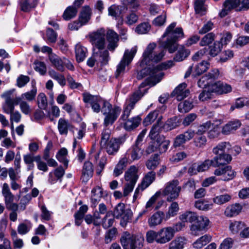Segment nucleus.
Here are the masks:
<instances>
[{"mask_svg": "<svg viewBox=\"0 0 249 249\" xmlns=\"http://www.w3.org/2000/svg\"><path fill=\"white\" fill-rule=\"evenodd\" d=\"M159 156L155 154L150 158L146 163L147 168L149 170L155 169L159 164Z\"/></svg>", "mask_w": 249, "mask_h": 249, "instance_id": "nucleus-49", "label": "nucleus"}, {"mask_svg": "<svg viewBox=\"0 0 249 249\" xmlns=\"http://www.w3.org/2000/svg\"><path fill=\"white\" fill-rule=\"evenodd\" d=\"M143 95V93H142V91L141 90H138L131 95L125 104L134 108L136 103L141 99Z\"/></svg>", "mask_w": 249, "mask_h": 249, "instance_id": "nucleus-45", "label": "nucleus"}, {"mask_svg": "<svg viewBox=\"0 0 249 249\" xmlns=\"http://www.w3.org/2000/svg\"><path fill=\"white\" fill-rule=\"evenodd\" d=\"M181 190V187L179 185L177 179H173L167 182L162 191L164 196H167V201L172 202L178 198Z\"/></svg>", "mask_w": 249, "mask_h": 249, "instance_id": "nucleus-8", "label": "nucleus"}, {"mask_svg": "<svg viewBox=\"0 0 249 249\" xmlns=\"http://www.w3.org/2000/svg\"><path fill=\"white\" fill-rule=\"evenodd\" d=\"M209 67L210 63L209 62L203 61L195 66L193 75L195 76L199 75L205 72L209 68Z\"/></svg>", "mask_w": 249, "mask_h": 249, "instance_id": "nucleus-42", "label": "nucleus"}, {"mask_svg": "<svg viewBox=\"0 0 249 249\" xmlns=\"http://www.w3.org/2000/svg\"><path fill=\"white\" fill-rule=\"evenodd\" d=\"M215 38V35L214 33H208L202 38L199 44L201 46L209 45L214 40Z\"/></svg>", "mask_w": 249, "mask_h": 249, "instance_id": "nucleus-57", "label": "nucleus"}, {"mask_svg": "<svg viewBox=\"0 0 249 249\" xmlns=\"http://www.w3.org/2000/svg\"><path fill=\"white\" fill-rule=\"evenodd\" d=\"M230 146L231 145L229 142H221L213 148V152L215 155H221V154H225V151L226 150H229Z\"/></svg>", "mask_w": 249, "mask_h": 249, "instance_id": "nucleus-47", "label": "nucleus"}, {"mask_svg": "<svg viewBox=\"0 0 249 249\" xmlns=\"http://www.w3.org/2000/svg\"><path fill=\"white\" fill-rule=\"evenodd\" d=\"M181 123V120L177 116L173 117L167 120L165 126H167L168 130H172L178 127Z\"/></svg>", "mask_w": 249, "mask_h": 249, "instance_id": "nucleus-46", "label": "nucleus"}, {"mask_svg": "<svg viewBox=\"0 0 249 249\" xmlns=\"http://www.w3.org/2000/svg\"><path fill=\"white\" fill-rule=\"evenodd\" d=\"M112 215L116 219L120 218V225L125 227L128 223L131 222L133 213L130 209H126L124 204L119 203L112 211Z\"/></svg>", "mask_w": 249, "mask_h": 249, "instance_id": "nucleus-3", "label": "nucleus"}, {"mask_svg": "<svg viewBox=\"0 0 249 249\" xmlns=\"http://www.w3.org/2000/svg\"><path fill=\"white\" fill-rule=\"evenodd\" d=\"M49 73L50 76L56 80L61 86H64L66 85V79L63 75L56 72L54 70L50 71Z\"/></svg>", "mask_w": 249, "mask_h": 249, "instance_id": "nucleus-58", "label": "nucleus"}, {"mask_svg": "<svg viewBox=\"0 0 249 249\" xmlns=\"http://www.w3.org/2000/svg\"><path fill=\"white\" fill-rule=\"evenodd\" d=\"M194 107L192 100H186L179 103L178 105V111L181 113H186L189 111Z\"/></svg>", "mask_w": 249, "mask_h": 249, "instance_id": "nucleus-44", "label": "nucleus"}, {"mask_svg": "<svg viewBox=\"0 0 249 249\" xmlns=\"http://www.w3.org/2000/svg\"><path fill=\"white\" fill-rule=\"evenodd\" d=\"M141 119L139 116L133 117L123 123L124 128L127 130H131L138 127L140 124Z\"/></svg>", "mask_w": 249, "mask_h": 249, "instance_id": "nucleus-32", "label": "nucleus"}, {"mask_svg": "<svg viewBox=\"0 0 249 249\" xmlns=\"http://www.w3.org/2000/svg\"><path fill=\"white\" fill-rule=\"evenodd\" d=\"M158 232L157 242L160 244H164L170 241L174 236L172 228L170 227L163 228Z\"/></svg>", "mask_w": 249, "mask_h": 249, "instance_id": "nucleus-16", "label": "nucleus"}, {"mask_svg": "<svg viewBox=\"0 0 249 249\" xmlns=\"http://www.w3.org/2000/svg\"><path fill=\"white\" fill-rule=\"evenodd\" d=\"M117 233L118 231L116 228L113 227L107 230L105 235V243L107 244L115 240Z\"/></svg>", "mask_w": 249, "mask_h": 249, "instance_id": "nucleus-51", "label": "nucleus"}, {"mask_svg": "<svg viewBox=\"0 0 249 249\" xmlns=\"http://www.w3.org/2000/svg\"><path fill=\"white\" fill-rule=\"evenodd\" d=\"M185 244V239L184 238L178 237L171 242L169 249H182Z\"/></svg>", "mask_w": 249, "mask_h": 249, "instance_id": "nucleus-54", "label": "nucleus"}, {"mask_svg": "<svg viewBox=\"0 0 249 249\" xmlns=\"http://www.w3.org/2000/svg\"><path fill=\"white\" fill-rule=\"evenodd\" d=\"M136 52V47L132 48L130 51L125 50L122 60L117 66V69L115 73L116 78H117L124 74L126 66H128L131 62Z\"/></svg>", "mask_w": 249, "mask_h": 249, "instance_id": "nucleus-9", "label": "nucleus"}, {"mask_svg": "<svg viewBox=\"0 0 249 249\" xmlns=\"http://www.w3.org/2000/svg\"><path fill=\"white\" fill-rule=\"evenodd\" d=\"M190 53L189 50L186 49L184 46H180L174 58V60L177 62L181 61L187 57Z\"/></svg>", "mask_w": 249, "mask_h": 249, "instance_id": "nucleus-38", "label": "nucleus"}, {"mask_svg": "<svg viewBox=\"0 0 249 249\" xmlns=\"http://www.w3.org/2000/svg\"><path fill=\"white\" fill-rule=\"evenodd\" d=\"M125 141L124 138H111L107 145H105L103 148L106 149L107 153L110 155H115L120 148V146Z\"/></svg>", "mask_w": 249, "mask_h": 249, "instance_id": "nucleus-14", "label": "nucleus"}, {"mask_svg": "<svg viewBox=\"0 0 249 249\" xmlns=\"http://www.w3.org/2000/svg\"><path fill=\"white\" fill-rule=\"evenodd\" d=\"M122 109L118 106L112 107V105L108 102L104 103V109L102 112L106 117L104 119V124L106 126L112 124L116 120L121 113Z\"/></svg>", "mask_w": 249, "mask_h": 249, "instance_id": "nucleus-7", "label": "nucleus"}, {"mask_svg": "<svg viewBox=\"0 0 249 249\" xmlns=\"http://www.w3.org/2000/svg\"><path fill=\"white\" fill-rule=\"evenodd\" d=\"M138 178V169L134 165L130 166L125 172L124 178L126 183L124 185L123 192L124 196H127L133 191Z\"/></svg>", "mask_w": 249, "mask_h": 249, "instance_id": "nucleus-5", "label": "nucleus"}, {"mask_svg": "<svg viewBox=\"0 0 249 249\" xmlns=\"http://www.w3.org/2000/svg\"><path fill=\"white\" fill-rule=\"evenodd\" d=\"M120 241L124 249H125V247L129 245L131 249L134 248L135 249L136 248H141L142 246L144 238L140 234L131 235L128 232H125L122 236Z\"/></svg>", "mask_w": 249, "mask_h": 249, "instance_id": "nucleus-10", "label": "nucleus"}, {"mask_svg": "<svg viewBox=\"0 0 249 249\" xmlns=\"http://www.w3.org/2000/svg\"><path fill=\"white\" fill-rule=\"evenodd\" d=\"M65 174V170L62 166H60L53 171L50 172L48 177V182L53 184L56 182L57 180L62 181V178Z\"/></svg>", "mask_w": 249, "mask_h": 249, "instance_id": "nucleus-21", "label": "nucleus"}, {"mask_svg": "<svg viewBox=\"0 0 249 249\" xmlns=\"http://www.w3.org/2000/svg\"><path fill=\"white\" fill-rule=\"evenodd\" d=\"M212 240V237L208 234H205L198 238L193 244V247L194 249H201L203 247L206 245Z\"/></svg>", "mask_w": 249, "mask_h": 249, "instance_id": "nucleus-34", "label": "nucleus"}, {"mask_svg": "<svg viewBox=\"0 0 249 249\" xmlns=\"http://www.w3.org/2000/svg\"><path fill=\"white\" fill-rule=\"evenodd\" d=\"M231 198V195L226 194L214 197L213 198V201L215 204L221 205L230 201Z\"/></svg>", "mask_w": 249, "mask_h": 249, "instance_id": "nucleus-56", "label": "nucleus"}, {"mask_svg": "<svg viewBox=\"0 0 249 249\" xmlns=\"http://www.w3.org/2000/svg\"><path fill=\"white\" fill-rule=\"evenodd\" d=\"M49 58L52 65L58 71L61 72L64 71V64H65V60H66L65 58H64L63 60L58 56L54 54H51L50 56H49Z\"/></svg>", "mask_w": 249, "mask_h": 249, "instance_id": "nucleus-26", "label": "nucleus"}, {"mask_svg": "<svg viewBox=\"0 0 249 249\" xmlns=\"http://www.w3.org/2000/svg\"><path fill=\"white\" fill-rule=\"evenodd\" d=\"M242 206L239 204H235L228 207L225 211V214L229 217L237 215L241 211Z\"/></svg>", "mask_w": 249, "mask_h": 249, "instance_id": "nucleus-39", "label": "nucleus"}, {"mask_svg": "<svg viewBox=\"0 0 249 249\" xmlns=\"http://www.w3.org/2000/svg\"><path fill=\"white\" fill-rule=\"evenodd\" d=\"M91 200L92 204L96 206L97 203L100 201V198L102 196L103 193L101 188L97 187L94 188L91 191Z\"/></svg>", "mask_w": 249, "mask_h": 249, "instance_id": "nucleus-50", "label": "nucleus"}, {"mask_svg": "<svg viewBox=\"0 0 249 249\" xmlns=\"http://www.w3.org/2000/svg\"><path fill=\"white\" fill-rule=\"evenodd\" d=\"M83 100L86 103V107H90L93 111L98 113L104 109V103L107 101L103 99L97 95H93L89 92H84L82 94Z\"/></svg>", "mask_w": 249, "mask_h": 249, "instance_id": "nucleus-6", "label": "nucleus"}, {"mask_svg": "<svg viewBox=\"0 0 249 249\" xmlns=\"http://www.w3.org/2000/svg\"><path fill=\"white\" fill-rule=\"evenodd\" d=\"M37 1L38 0H19L20 9L23 12H28L36 6Z\"/></svg>", "mask_w": 249, "mask_h": 249, "instance_id": "nucleus-28", "label": "nucleus"}, {"mask_svg": "<svg viewBox=\"0 0 249 249\" xmlns=\"http://www.w3.org/2000/svg\"><path fill=\"white\" fill-rule=\"evenodd\" d=\"M209 223L210 221L208 217L203 216H198V219L190 226L191 233L196 236L197 235V232L205 230Z\"/></svg>", "mask_w": 249, "mask_h": 249, "instance_id": "nucleus-15", "label": "nucleus"}, {"mask_svg": "<svg viewBox=\"0 0 249 249\" xmlns=\"http://www.w3.org/2000/svg\"><path fill=\"white\" fill-rule=\"evenodd\" d=\"M195 206L199 210L208 211L212 208L213 204L205 200H199L195 202Z\"/></svg>", "mask_w": 249, "mask_h": 249, "instance_id": "nucleus-53", "label": "nucleus"}, {"mask_svg": "<svg viewBox=\"0 0 249 249\" xmlns=\"http://www.w3.org/2000/svg\"><path fill=\"white\" fill-rule=\"evenodd\" d=\"M198 216L195 212L186 211L179 216V219L185 222H189L193 224L198 219Z\"/></svg>", "mask_w": 249, "mask_h": 249, "instance_id": "nucleus-36", "label": "nucleus"}, {"mask_svg": "<svg viewBox=\"0 0 249 249\" xmlns=\"http://www.w3.org/2000/svg\"><path fill=\"white\" fill-rule=\"evenodd\" d=\"M173 65V61L170 60L155 67H147L142 69L138 72L137 78L141 80L146 76L148 77L140 85L139 90H141L142 88H144L147 85L154 86L159 83L164 76V73L161 71L163 70H167Z\"/></svg>", "mask_w": 249, "mask_h": 249, "instance_id": "nucleus-1", "label": "nucleus"}, {"mask_svg": "<svg viewBox=\"0 0 249 249\" xmlns=\"http://www.w3.org/2000/svg\"><path fill=\"white\" fill-rule=\"evenodd\" d=\"M236 173L232 170L231 167L229 165L224 167V176L222 180L224 181H229L233 179L235 176Z\"/></svg>", "mask_w": 249, "mask_h": 249, "instance_id": "nucleus-60", "label": "nucleus"}, {"mask_svg": "<svg viewBox=\"0 0 249 249\" xmlns=\"http://www.w3.org/2000/svg\"><path fill=\"white\" fill-rule=\"evenodd\" d=\"M126 154L128 156V158H130L131 160H138L142 156L143 151L141 149V147L133 145L128 149Z\"/></svg>", "mask_w": 249, "mask_h": 249, "instance_id": "nucleus-27", "label": "nucleus"}, {"mask_svg": "<svg viewBox=\"0 0 249 249\" xmlns=\"http://www.w3.org/2000/svg\"><path fill=\"white\" fill-rule=\"evenodd\" d=\"M92 52L93 56L98 59L102 66L106 65L108 64L110 57L107 50L98 49L92 50Z\"/></svg>", "mask_w": 249, "mask_h": 249, "instance_id": "nucleus-20", "label": "nucleus"}, {"mask_svg": "<svg viewBox=\"0 0 249 249\" xmlns=\"http://www.w3.org/2000/svg\"><path fill=\"white\" fill-rule=\"evenodd\" d=\"M156 178V173L153 171L148 172L142 179L141 184L143 188H147Z\"/></svg>", "mask_w": 249, "mask_h": 249, "instance_id": "nucleus-40", "label": "nucleus"}, {"mask_svg": "<svg viewBox=\"0 0 249 249\" xmlns=\"http://www.w3.org/2000/svg\"><path fill=\"white\" fill-rule=\"evenodd\" d=\"M111 131L109 129H104L101 134V146L103 148L110 140Z\"/></svg>", "mask_w": 249, "mask_h": 249, "instance_id": "nucleus-61", "label": "nucleus"}, {"mask_svg": "<svg viewBox=\"0 0 249 249\" xmlns=\"http://www.w3.org/2000/svg\"><path fill=\"white\" fill-rule=\"evenodd\" d=\"M164 213L161 211H159L154 213L148 220L149 226L150 227H154L160 225L163 219Z\"/></svg>", "mask_w": 249, "mask_h": 249, "instance_id": "nucleus-29", "label": "nucleus"}, {"mask_svg": "<svg viewBox=\"0 0 249 249\" xmlns=\"http://www.w3.org/2000/svg\"><path fill=\"white\" fill-rule=\"evenodd\" d=\"M93 173V167L92 163L89 161H86L83 165L81 179L83 182H87L92 177Z\"/></svg>", "mask_w": 249, "mask_h": 249, "instance_id": "nucleus-22", "label": "nucleus"}, {"mask_svg": "<svg viewBox=\"0 0 249 249\" xmlns=\"http://www.w3.org/2000/svg\"><path fill=\"white\" fill-rule=\"evenodd\" d=\"M219 74V71L217 69L211 70L198 80V86L202 89H211L212 90V86L214 84L215 80L218 78Z\"/></svg>", "mask_w": 249, "mask_h": 249, "instance_id": "nucleus-12", "label": "nucleus"}, {"mask_svg": "<svg viewBox=\"0 0 249 249\" xmlns=\"http://www.w3.org/2000/svg\"><path fill=\"white\" fill-rule=\"evenodd\" d=\"M91 14V10L90 7L88 6H84L81 11L79 20L83 24H86L90 19Z\"/></svg>", "mask_w": 249, "mask_h": 249, "instance_id": "nucleus-37", "label": "nucleus"}, {"mask_svg": "<svg viewBox=\"0 0 249 249\" xmlns=\"http://www.w3.org/2000/svg\"><path fill=\"white\" fill-rule=\"evenodd\" d=\"M179 211V206L178 203L176 202H172L169 207V210L166 213V218H169L173 217L177 214Z\"/></svg>", "mask_w": 249, "mask_h": 249, "instance_id": "nucleus-63", "label": "nucleus"}, {"mask_svg": "<svg viewBox=\"0 0 249 249\" xmlns=\"http://www.w3.org/2000/svg\"><path fill=\"white\" fill-rule=\"evenodd\" d=\"M72 128V125L68 120L63 118H60L58 122V129L61 135H67L68 129Z\"/></svg>", "mask_w": 249, "mask_h": 249, "instance_id": "nucleus-35", "label": "nucleus"}, {"mask_svg": "<svg viewBox=\"0 0 249 249\" xmlns=\"http://www.w3.org/2000/svg\"><path fill=\"white\" fill-rule=\"evenodd\" d=\"M241 124V122L238 120L229 122L223 126L221 132L223 134L229 135L237 130Z\"/></svg>", "mask_w": 249, "mask_h": 249, "instance_id": "nucleus-25", "label": "nucleus"}, {"mask_svg": "<svg viewBox=\"0 0 249 249\" xmlns=\"http://www.w3.org/2000/svg\"><path fill=\"white\" fill-rule=\"evenodd\" d=\"M159 115V111L154 110L150 112L145 118L143 120V123L144 125H148L153 122L157 118Z\"/></svg>", "mask_w": 249, "mask_h": 249, "instance_id": "nucleus-62", "label": "nucleus"}, {"mask_svg": "<svg viewBox=\"0 0 249 249\" xmlns=\"http://www.w3.org/2000/svg\"><path fill=\"white\" fill-rule=\"evenodd\" d=\"M107 39L108 42L107 45V49L111 52H113L118 46V42L119 41V36L118 34L113 30L108 29L106 32Z\"/></svg>", "mask_w": 249, "mask_h": 249, "instance_id": "nucleus-18", "label": "nucleus"}, {"mask_svg": "<svg viewBox=\"0 0 249 249\" xmlns=\"http://www.w3.org/2000/svg\"><path fill=\"white\" fill-rule=\"evenodd\" d=\"M114 218L115 217L112 215V211H108L102 219L101 225H102L103 228L107 229L112 226L115 221Z\"/></svg>", "mask_w": 249, "mask_h": 249, "instance_id": "nucleus-33", "label": "nucleus"}, {"mask_svg": "<svg viewBox=\"0 0 249 249\" xmlns=\"http://www.w3.org/2000/svg\"><path fill=\"white\" fill-rule=\"evenodd\" d=\"M75 53L76 61L80 63L85 59L88 53L87 49L80 44H77L75 47Z\"/></svg>", "mask_w": 249, "mask_h": 249, "instance_id": "nucleus-30", "label": "nucleus"}, {"mask_svg": "<svg viewBox=\"0 0 249 249\" xmlns=\"http://www.w3.org/2000/svg\"><path fill=\"white\" fill-rule=\"evenodd\" d=\"M132 107L130 106L125 104L124 107V109L121 115L119 121L121 122L122 123H124L126 121L128 120L129 118L130 113L131 110L133 109Z\"/></svg>", "mask_w": 249, "mask_h": 249, "instance_id": "nucleus-59", "label": "nucleus"}, {"mask_svg": "<svg viewBox=\"0 0 249 249\" xmlns=\"http://www.w3.org/2000/svg\"><path fill=\"white\" fill-rule=\"evenodd\" d=\"M2 194L4 198L6 209L9 210H18V205L13 202L15 196L11 193L9 185L7 183H4L3 184Z\"/></svg>", "mask_w": 249, "mask_h": 249, "instance_id": "nucleus-13", "label": "nucleus"}, {"mask_svg": "<svg viewBox=\"0 0 249 249\" xmlns=\"http://www.w3.org/2000/svg\"><path fill=\"white\" fill-rule=\"evenodd\" d=\"M151 26L148 22H143L137 26L135 31L140 34H146L150 29Z\"/></svg>", "mask_w": 249, "mask_h": 249, "instance_id": "nucleus-64", "label": "nucleus"}, {"mask_svg": "<svg viewBox=\"0 0 249 249\" xmlns=\"http://www.w3.org/2000/svg\"><path fill=\"white\" fill-rule=\"evenodd\" d=\"M212 91L219 94H226L231 91V87L230 85L218 81L214 82L212 86Z\"/></svg>", "mask_w": 249, "mask_h": 249, "instance_id": "nucleus-23", "label": "nucleus"}, {"mask_svg": "<svg viewBox=\"0 0 249 249\" xmlns=\"http://www.w3.org/2000/svg\"><path fill=\"white\" fill-rule=\"evenodd\" d=\"M207 141V138L205 135H196L194 140V143L196 147L203 148L206 145Z\"/></svg>", "mask_w": 249, "mask_h": 249, "instance_id": "nucleus-52", "label": "nucleus"}, {"mask_svg": "<svg viewBox=\"0 0 249 249\" xmlns=\"http://www.w3.org/2000/svg\"><path fill=\"white\" fill-rule=\"evenodd\" d=\"M106 30L100 28L89 34V41L93 47L92 50L98 49H105L106 47Z\"/></svg>", "mask_w": 249, "mask_h": 249, "instance_id": "nucleus-11", "label": "nucleus"}, {"mask_svg": "<svg viewBox=\"0 0 249 249\" xmlns=\"http://www.w3.org/2000/svg\"><path fill=\"white\" fill-rule=\"evenodd\" d=\"M206 0H195L194 8L196 14L200 16H203L205 14L206 8L205 5V2Z\"/></svg>", "mask_w": 249, "mask_h": 249, "instance_id": "nucleus-41", "label": "nucleus"}, {"mask_svg": "<svg viewBox=\"0 0 249 249\" xmlns=\"http://www.w3.org/2000/svg\"><path fill=\"white\" fill-rule=\"evenodd\" d=\"M176 26V23L173 22L167 27L162 36V38L166 37V39L160 42V46L164 49H167L170 53H173L177 50V42L183 36L182 29L181 28L175 29Z\"/></svg>", "mask_w": 249, "mask_h": 249, "instance_id": "nucleus-2", "label": "nucleus"}, {"mask_svg": "<svg viewBox=\"0 0 249 249\" xmlns=\"http://www.w3.org/2000/svg\"><path fill=\"white\" fill-rule=\"evenodd\" d=\"M222 48V44H221L220 42L214 41L213 45L209 47L208 54L212 57H215L221 52Z\"/></svg>", "mask_w": 249, "mask_h": 249, "instance_id": "nucleus-43", "label": "nucleus"}, {"mask_svg": "<svg viewBox=\"0 0 249 249\" xmlns=\"http://www.w3.org/2000/svg\"><path fill=\"white\" fill-rule=\"evenodd\" d=\"M187 84L185 83L180 84L172 92L171 96L175 97L178 101H181L188 97L190 91L186 89Z\"/></svg>", "mask_w": 249, "mask_h": 249, "instance_id": "nucleus-17", "label": "nucleus"}, {"mask_svg": "<svg viewBox=\"0 0 249 249\" xmlns=\"http://www.w3.org/2000/svg\"><path fill=\"white\" fill-rule=\"evenodd\" d=\"M77 12L78 10L76 7H74L73 6H70L64 11L63 18L66 20H69L74 18L76 16Z\"/></svg>", "mask_w": 249, "mask_h": 249, "instance_id": "nucleus-48", "label": "nucleus"}, {"mask_svg": "<svg viewBox=\"0 0 249 249\" xmlns=\"http://www.w3.org/2000/svg\"><path fill=\"white\" fill-rule=\"evenodd\" d=\"M212 160L213 167H217L229 163L231 160V156L228 154L216 155Z\"/></svg>", "mask_w": 249, "mask_h": 249, "instance_id": "nucleus-24", "label": "nucleus"}, {"mask_svg": "<svg viewBox=\"0 0 249 249\" xmlns=\"http://www.w3.org/2000/svg\"><path fill=\"white\" fill-rule=\"evenodd\" d=\"M245 226V223L241 221H234L231 223L230 229L233 234L237 233L241 231Z\"/></svg>", "mask_w": 249, "mask_h": 249, "instance_id": "nucleus-55", "label": "nucleus"}, {"mask_svg": "<svg viewBox=\"0 0 249 249\" xmlns=\"http://www.w3.org/2000/svg\"><path fill=\"white\" fill-rule=\"evenodd\" d=\"M156 47L155 43H150L146 47L142 54V59L140 66L144 67L148 65L150 62H158L161 60L165 55L164 51H162L158 53H153V50Z\"/></svg>", "mask_w": 249, "mask_h": 249, "instance_id": "nucleus-4", "label": "nucleus"}, {"mask_svg": "<svg viewBox=\"0 0 249 249\" xmlns=\"http://www.w3.org/2000/svg\"><path fill=\"white\" fill-rule=\"evenodd\" d=\"M32 89L31 90L22 93L20 97H16V105H18L21 100H26L29 102L34 100L37 94V88L36 86V82L34 80L31 82Z\"/></svg>", "mask_w": 249, "mask_h": 249, "instance_id": "nucleus-19", "label": "nucleus"}, {"mask_svg": "<svg viewBox=\"0 0 249 249\" xmlns=\"http://www.w3.org/2000/svg\"><path fill=\"white\" fill-rule=\"evenodd\" d=\"M126 10L124 6L112 5L108 8V15L114 18H118Z\"/></svg>", "mask_w": 249, "mask_h": 249, "instance_id": "nucleus-31", "label": "nucleus"}]
</instances>
